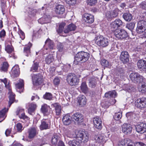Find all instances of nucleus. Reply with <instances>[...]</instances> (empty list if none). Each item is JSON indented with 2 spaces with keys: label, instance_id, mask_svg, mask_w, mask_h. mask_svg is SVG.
Returning <instances> with one entry per match:
<instances>
[{
  "label": "nucleus",
  "instance_id": "1",
  "mask_svg": "<svg viewBox=\"0 0 146 146\" xmlns=\"http://www.w3.org/2000/svg\"><path fill=\"white\" fill-rule=\"evenodd\" d=\"M70 132L68 133H65V135L67 137L70 138L76 137L78 139L79 141L83 142H87L89 139V135L88 133L83 131H79L76 132L75 135H71L70 134Z\"/></svg>",
  "mask_w": 146,
  "mask_h": 146
},
{
  "label": "nucleus",
  "instance_id": "2",
  "mask_svg": "<svg viewBox=\"0 0 146 146\" xmlns=\"http://www.w3.org/2000/svg\"><path fill=\"white\" fill-rule=\"evenodd\" d=\"M90 57V54L88 52L84 51L79 52L75 57L74 62L75 63L76 61L77 62H85L88 60Z\"/></svg>",
  "mask_w": 146,
  "mask_h": 146
},
{
  "label": "nucleus",
  "instance_id": "3",
  "mask_svg": "<svg viewBox=\"0 0 146 146\" xmlns=\"http://www.w3.org/2000/svg\"><path fill=\"white\" fill-rule=\"evenodd\" d=\"M94 40L96 44L101 47L107 46L108 45L110 41L108 39L101 36H97L95 38Z\"/></svg>",
  "mask_w": 146,
  "mask_h": 146
},
{
  "label": "nucleus",
  "instance_id": "4",
  "mask_svg": "<svg viewBox=\"0 0 146 146\" xmlns=\"http://www.w3.org/2000/svg\"><path fill=\"white\" fill-rule=\"evenodd\" d=\"M129 77L133 82L136 84H139L144 83L145 81V79L143 77L140 76L137 73H132L130 74Z\"/></svg>",
  "mask_w": 146,
  "mask_h": 146
},
{
  "label": "nucleus",
  "instance_id": "5",
  "mask_svg": "<svg viewBox=\"0 0 146 146\" xmlns=\"http://www.w3.org/2000/svg\"><path fill=\"white\" fill-rule=\"evenodd\" d=\"M66 80L68 84L71 86L77 85L79 80L78 77L74 74H69L66 77Z\"/></svg>",
  "mask_w": 146,
  "mask_h": 146
},
{
  "label": "nucleus",
  "instance_id": "6",
  "mask_svg": "<svg viewBox=\"0 0 146 146\" xmlns=\"http://www.w3.org/2000/svg\"><path fill=\"white\" fill-rule=\"evenodd\" d=\"M33 83L34 85L37 86L41 84L43 82V77L39 74L31 75Z\"/></svg>",
  "mask_w": 146,
  "mask_h": 146
},
{
  "label": "nucleus",
  "instance_id": "7",
  "mask_svg": "<svg viewBox=\"0 0 146 146\" xmlns=\"http://www.w3.org/2000/svg\"><path fill=\"white\" fill-rule=\"evenodd\" d=\"M114 34L117 39L120 40L126 38L127 35V32L122 29L115 30L114 32Z\"/></svg>",
  "mask_w": 146,
  "mask_h": 146
},
{
  "label": "nucleus",
  "instance_id": "8",
  "mask_svg": "<svg viewBox=\"0 0 146 146\" xmlns=\"http://www.w3.org/2000/svg\"><path fill=\"white\" fill-rule=\"evenodd\" d=\"M146 29V21L141 20L139 21L137 23L136 31L139 34H141L144 32Z\"/></svg>",
  "mask_w": 146,
  "mask_h": 146
},
{
  "label": "nucleus",
  "instance_id": "9",
  "mask_svg": "<svg viewBox=\"0 0 146 146\" xmlns=\"http://www.w3.org/2000/svg\"><path fill=\"white\" fill-rule=\"evenodd\" d=\"M50 121L47 119H43L41 121L39 128L41 130L49 129L50 127Z\"/></svg>",
  "mask_w": 146,
  "mask_h": 146
},
{
  "label": "nucleus",
  "instance_id": "10",
  "mask_svg": "<svg viewBox=\"0 0 146 146\" xmlns=\"http://www.w3.org/2000/svg\"><path fill=\"white\" fill-rule=\"evenodd\" d=\"M119 10L116 8L111 11H108L106 13L105 15L108 20H111L112 18L117 17L119 14Z\"/></svg>",
  "mask_w": 146,
  "mask_h": 146
},
{
  "label": "nucleus",
  "instance_id": "11",
  "mask_svg": "<svg viewBox=\"0 0 146 146\" xmlns=\"http://www.w3.org/2000/svg\"><path fill=\"white\" fill-rule=\"evenodd\" d=\"M135 106L142 109L146 108V98L143 97L137 99L135 102Z\"/></svg>",
  "mask_w": 146,
  "mask_h": 146
},
{
  "label": "nucleus",
  "instance_id": "12",
  "mask_svg": "<svg viewBox=\"0 0 146 146\" xmlns=\"http://www.w3.org/2000/svg\"><path fill=\"white\" fill-rule=\"evenodd\" d=\"M132 129V127L129 124L124 123L121 126L122 131L125 134L128 135L130 134Z\"/></svg>",
  "mask_w": 146,
  "mask_h": 146
},
{
  "label": "nucleus",
  "instance_id": "13",
  "mask_svg": "<svg viewBox=\"0 0 146 146\" xmlns=\"http://www.w3.org/2000/svg\"><path fill=\"white\" fill-rule=\"evenodd\" d=\"M120 59L123 63H126L129 60V55L127 52L125 51H122L121 54Z\"/></svg>",
  "mask_w": 146,
  "mask_h": 146
},
{
  "label": "nucleus",
  "instance_id": "14",
  "mask_svg": "<svg viewBox=\"0 0 146 146\" xmlns=\"http://www.w3.org/2000/svg\"><path fill=\"white\" fill-rule=\"evenodd\" d=\"M83 19L85 22L88 23H92L94 21V16L89 13L84 14L83 16Z\"/></svg>",
  "mask_w": 146,
  "mask_h": 146
},
{
  "label": "nucleus",
  "instance_id": "15",
  "mask_svg": "<svg viewBox=\"0 0 146 146\" xmlns=\"http://www.w3.org/2000/svg\"><path fill=\"white\" fill-rule=\"evenodd\" d=\"M110 25L112 28L116 29L122 26L123 22L120 19H117L110 23Z\"/></svg>",
  "mask_w": 146,
  "mask_h": 146
},
{
  "label": "nucleus",
  "instance_id": "16",
  "mask_svg": "<svg viewBox=\"0 0 146 146\" xmlns=\"http://www.w3.org/2000/svg\"><path fill=\"white\" fill-rule=\"evenodd\" d=\"M72 118L74 121H76L78 123H80L83 121V116L79 113H74L72 115Z\"/></svg>",
  "mask_w": 146,
  "mask_h": 146
},
{
  "label": "nucleus",
  "instance_id": "17",
  "mask_svg": "<svg viewBox=\"0 0 146 146\" xmlns=\"http://www.w3.org/2000/svg\"><path fill=\"white\" fill-rule=\"evenodd\" d=\"M94 126L98 129H101L102 128V121L99 117L96 116L93 119Z\"/></svg>",
  "mask_w": 146,
  "mask_h": 146
},
{
  "label": "nucleus",
  "instance_id": "18",
  "mask_svg": "<svg viewBox=\"0 0 146 146\" xmlns=\"http://www.w3.org/2000/svg\"><path fill=\"white\" fill-rule=\"evenodd\" d=\"M136 131L138 133H143L146 131V124L140 123L135 127Z\"/></svg>",
  "mask_w": 146,
  "mask_h": 146
},
{
  "label": "nucleus",
  "instance_id": "19",
  "mask_svg": "<svg viewBox=\"0 0 146 146\" xmlns=\"http://www.w3.org/2000/svg\"><path fill=\"white\" fill-rule=\"evenodd\" d=\"M76 29V26L74 24H70L66 27L64 30V33L66 34V35H63L64 36H67L70 32L75 31Z\"/></svg>",
  "mask_w": 146,
  "mask_h": 146
},
{
  "label": "nucleus",
  "instance_id": "20",
  "mask_svg": "<svg viewBox=\"0 0 146 146\" xmlns=\"http://www.w3.org/2000/svg\"><path fill=\"white\" fill-rule=\"evenodd\" d=\"M137 65L138 68L141 71H146V61L144 60H140L138 61Z\"/></svg>",
  "mask_w": 146,
  "mask_h": 146
},
{
  "label": "nucleus",
  "instance_id": "21",
  "mask_svg": "<svg viewBox=\"0 0 146 146\" xmlns=\"http://www.w3.org/2000/svg\"><path fill=\"white\" fill-rule=\"evenodd\" d=\"M28 137L30 139L34 137L38 133L36 128L34 127L30 128L28 130Z\"/></svg>",
  "mask_w": 146,
  "mask_h": 146
},
{
  "label": "nucleus",
  "instance_id": "22",
  "mask_svg": "<svg viewBox=\"0 0 146 146\" xmlns=\"http://www.w3.org/2000/svg\"><path fill=\"white\" fill-rule=\"evenodd\" d=\"M132 141L128 138L125 139L123 140L120 141L119 142L117 146H128L131 145Z\"/></svg>",
  "mask_w": 146,
  "mask_h": 146
},
{
  "label": "nucleus",
  "instance_id": "23",
  "mask_svg": "<svg viewBox=\"0 0 146 146\" xmlns=\"http://www.w3.org/2000/svg\"><path fill=\"white\" fill-rule=\"evenodd\" d=\"M72 117H71L69 114L64 115L62 119V122L64 125H68L72 122Z\"/></svg>",
  "mask_w": 146,
  "mask_h": 146
},
{
  "label": "nucleus",
  "instance_id": "24",
  "mask_svg": "<svg viewBox=\"0 0 146 146\" xmlns=\"http://www.w3.org/2000/svg\"><path fill=\"white\" fill-rule=\"evenodd\" d=\"M19 66L17 65L15 66L11 69V75L13 77H17L19 74Z\"/></svg>",
  "mask_w": 146,
  "mask_h": 146
},
{
  "label": "nucleus",
  "instance_id": "25",
  "mask_svg": "<svg viewBox=\"0 0 146 146\" xmlns=\"http://www.w3.org/2000/svg\"><path fill=\"white\" fill-rule=\"evenodd\" d=\"M16 113L17 115H19L20 118L27 119H28V117L25 115L24 109H17L16 112Z\"/></svg>",
  "mask_w": 146,
  "mask_h": 146
},
{
  "label": "nucleus",
  "instance_id": "26",
  "mask_svg": "<svg viewBox=\"0 0 146 146\" xmlns=\"http://www.w3.org/2000/svg\"><path fill=\"white\" fill-rule=\"evenodd\" d=\"M65 9L64 6L61 5H57L55 8V11L56 14H62L64 12Z\"/></svg>",
  "mask_w": 146,
  "mask_h": 146
},
{
  "label": "nucleus",
  "instance_id": "27",
  "mask_svg": "<svg viewBox=\"0 0 146 146\" xmlns=\"http://www.w3.org/2000/svg\"><path fill=\"white\" fill-rule=\"evenodd\" d=\"M41 110L44 115H49L50 112L51 108L46 104H44L42 106Z\"/></svg>",
  "mask_w": 146,
  "mask_h": 146
},
{
  "label": "nucleus",
  "instance_id": "28",
  "mask_svg": "<svg viewBox=\"0 0 146 146\" xmlns=\"http://www.w3.org/2000/svg\"><path fill=\"white\" fill-rule=\"evenodd\" d=\"M105 137L99 134L98 135H95L94 137V139L96 142L98 143H102L106 142Z\"/></svg>",
  "mask_w": 146,
  "mask_h": 146
},
{
  "label": "nucleus",
  "instance_id": "29",
  "mask_svg": "<svg viewBox=\"0 0 146 146\" xmlns=\"http://www.w3.org/2000/svg\"><path fill=\"white\" fill-rule=\"evenodd\" d=\"M78 102L81 106H83L85 105L86 103V97L84 95L80 96L78 98Z\"/></svg>",
  "mask_w": 146,
  "mask_h": 146
},
{
  "label": "nucleus",
  "instance_id": "30",
  "mask_svg": "<svg viewBox=\"0 0 146 146\" xmlns=\"http://www.w3.org/2000/svg\"><path fill=\"white\" fill-rule=\"evenodd\" d=\"M52 106L55 108L56 115H59L61 112V108L60 105L58 103H55L52 104Z\"/></svg>",
  "mask_w": 146,
  "mask_h": 146
},
{
  "label": "nucleus",
  "instance_id": "31",
  "mask_svg": "<svg viewBox=\"0 0 146 146\" xmlns=\"http://www.w3.org/2000/svg\"><path fill=\"white\" fill-rule=\"evenodd\" d=\"M5 50L9 53H11L9 55L11 57L14 58V49L11 45H7L5 48Z\"/></svg>",
  "mask_w": 146,
  "mask_h": 146
},
{
  "label": "nucleus",
  "instance_id": "32",
  "mask_svg": "<svg viewBox=\"0 0 146 146\" xmlns=\"http://www.w3.org/2000/svg\"><path fill=\"white\" fill-rule=\"evenodd\" d=\"M9 106L10 107L11 105L13 103L15 99V94L11 92V90H9Z\"/></svg>",
  "mask_w": 146,
  "mask_h": 146
},
{
  "label": "nucleus",
  "instance_id": "33",
  "mask_svg": "<svg viewBox=\"0 0 146 146\" xmlns=\"http://www.w3.org/2000/svg\"><path fill=\"white\" fill-rule=\"evenodd\" d=\"M44 57H45V62L48 64H50L54 60L53 54H49L45 56H44Z\"/></svg>",
  "mask_w": 146,
  "mask_h": 146
},
{
  "label": "nucleus",
  "instance_id": "34",
  "mask_svg": "<svg viewBox=\"0 0 146 146\" xmlns=\"http://www.w3.org/2000/svg\"><path fill=\"white\" fill-rule=\"evenodd\" d=\"M32 44L30 42H29L27 45L25 46L24 48V52L26 56H28L30 53V48Z\"/></svg>",
  "mask_w": 146,
  "mask_h": 146
},
{
  "label": "nucleus",
  "instance_id": "35",
  "mask_svg": "<svg viewBox=\"0 0 146 146\" xmlns=\"http://www.w3.org/2000/svg\"><path fill=\"white\" fill-rule=\"evenodd\" d=\"M78 139L76 138L75 139L70 141L68 143L69 145L70 146H80V141H78Z\"/></svg>",
  "mask_w": 146,
  "mask_h": 146
},
{
  "label": "nucleus",
  "instance_id": "36",
  "mask_svg": "<svg viewBox=\"0 0 146 146\" xmlns=\"http://www.w3.org/2000/svg\"><path fill=\"white\" fill-rule=\"evenodd\" d=\"M8 110V108H4L1 111H0V119H1L0 120V122H2L3 121L6 117L5 113Z\"/></svg>",
  "mask_w": 146,
  "mask_h": 146
},
{
  "label": "nucleus",
  "instance_id": "37",
  "mask_svg": "<svg viewBox=\"0 0 146 146\" xmlns=\"http://www.w3.org/2000/svg\"><path fill=\"white\" fill-rule=\"evenodd\" d=\"M80 87L83 92L86 94L88 92V88L85 82H83L82 83Z\"/></svg>",
  "mask_w": 146,
  "mask_h": 146
},
{
  "label": "nucleus",
  "instance_id": "38",
  "mask_svg": "<svg viewBox=\"0 0 146 146\" xmlns=\"http://www.w3.org/2000/svg\"><path fill=\"white\" fill-rule=\"evenodd\" d=\"M39 66L38 63L35 62V61H33V64L31 68L30 71L33 72H37V70Z\"/></svg>",
  "mask_w": 146,
  "mask_h": 146
},
{
  "label": "nucleus",
  "instance_id": "39",
  "mask_svg": "<svg viewBox=\"0 0 146 146\" xmlns=\"http://www.w3.org/2000/svg\"><path fill=\"white\" fill-rule=\"evenodd\" d=\"M29 107L28 110V113L32 115L36 108V105L35 104L31 103L29 104Z\"/></svg>",
  "mask_w": 146,
  "mask_h": 146
},
{
  "label": "nucleus",
  "instance_id": "40",
  "mask_svg": "<svg viewBox=\"0 0 146 146\" xmlns=\"http://www.w3.org/2000/svg\"><path fill=\"white\" fill-rule=\"evenodd\" d=\"M97 84L96 80L94 78H91L89 80V86L92 88H94Z\"/></svg>",
  "mask_w": 146,
  "mask_h": 146
},
{
  "label": "nucleus",
  "instance_id": "41",
  "mask_svg": "<svg viewBox=\"0 0 146 146\" xmlns=\"http://www.w3.org/2000/svg\"><path fill=\"white\" fill-rule=\"evenodd\" d=\"M117 94L115 90L109 91L106 93L105 96L106 97L115 98L117 96Z\"/></svg>",
  "mask_w": 146,
  "mask_h": 146
},
{
  "label": "nucleus",
  "instance_id": "42",
  "mask_svg": "<svg viewBox=\"0 0 146 146\" xmlns=\"http://www.w3.org/2000/svg\"><path fill=\"white\" fill-rule=\"evenodd\" d=\"M123 17L124 19L127 21H130L133 18L132 15L129 13H125L123 14Z\"/></svg>",
  "mask_w": 146,
  "mask_h": 146
},
{
  "label": "nucleus",
  "instance_id": "43",
  "mask_svg": "<svg viewBox=\"0 0 146 146\" xmlns=\"http://www.w3.org/2000/svg\"><path fill=\"white\" fill-rule=\"evenodd\" d=\"M60 137L57 134H55L52 137L51 143L52 144L56 145L57 144V143L59 140Z\"/></svg>",
  "mask_w": 146,
  "mask_h": 146
},
{
  "label": "nucleus",
  "instance_id": "44",
  "mask_svg": "<svg viewBox=\"0 0 146 146\" xmlns=\"http://www.w3.org/2000/svg\"><path fill=\"white\" fill-rule=\"evenodd\" d=\"M45 44H46L48 48L51 49H53L54 48V44L53 41L49 38H48L45 42Z\"/></svg>",
  "mask_w": 146,
  "mask_h": 146
},
{
  "label": "nucleus",
  "instance_id": "45",
  "mask_svg": "<svg viewBox=\"0 0 146 146\" xmlns=\"http://www.w3.org/2000/svg\"><path fill=\"white\" fill-rule=\"evenodd\" d=\"M141 84L138 87V90L139 92L142 93L146 92V84Z\"/></svg>",
  "mask_w": 146,
  "mask_h": 146
},
{
  "label": "nucleus",
  "instance_id": "46",
  "mask_svg": "<svg viewBox=\"0 0 146 146\" xmlns=\"http://www.w3.org/2000/svg\"><path fill=\"white\" fill-rule=\"evenodd\" d=\"M9 67V64L7 62H4L0 66V70L3 71L7 70Z\"/></svg>",
  "mask_w": 146,
  "mask_h": 146
},
{
  "label": "nucleus",
  "instance_id": "47",
  "mask_svg": "<svg viewBox=\"0 0 146 146\" xmlns=\"http://www.w3.org/2000/svg\"><path fill=\"white\" fill-rule=\"evenodd\" d=\"M50 16L48 15V16L46 15H44L43 17L42 18L38 20V22L41 21L42 20L44 19V21L42 23H46L49 22L50 21Z\"/></svg>",
  "mask_w": 146,
  "mask_h": 146
},
{
  "label": "nucleus",
  "instance_id": "48",
  "mask_svg": "<svg viewBox=\"0 0 146 146\" xmlns=\"http://www.w3.org/2000/svg\"><path fill=\"white\" fill-rule=\"evenodd\" d=\"M15 86L18 89L22 90L24 86V82L23 80L20 79L19 80V82L16 84Z\"/></svg>",
  "mask_w": 146,
  "mask_h": 146
},
{
  "label": "nucleus",
  "instance_id": "49",
  "mask_svg": "<svg viewBox=\"0 0 146 146\" xmlns=\"http://www.w3.org/2000/svg\"><path fill=\"white\" fill-rule=\"evenodd\" d=\"M122 117V112H118L115 113L113 116L114 119L116 120H118L120 119Z\"/></svg>",
  "mask_w": 146,
  "mask_h": 146
},
{
  "label": "nucleus",
  "instance_id": "50",
  "mask_svg": "<svg viewBox=\"0 0 146 146\" xmlns=\"http://www.w3.org/2000/svg\"><path fill=\"white\" fill-rule=\"evenodd\" d=\"M125 89L128 92H130L134 91V88L132 85L128 84L125 86Z\"/></svg>",
  "mask_w": 146,
  "mask_h": 146
},
{
  "label": "nucleus",
  "instance_id": "51",
  "mask_svg": "<svg viewBox=\"0 0 146 146\" xmlns=\"http://www.w3.org/2000/svg\"><path fill=\"white\" fill-rule=\"evenodd\" d=\"M66 25L65 23H61L59 25V29L58 30H57V31L58 33H62V32H64L63 29Z\"/></svg>",
  "mask_w": 146,
  "mask_h": 146
},
{
  "label": "nucleus",
  "instance_id": "52",
  "mask_svg": "<svg viewBox=\"0 0 146 146\" xmlns=\"http://www.w3.org/2000/svg\"><path fill=\"white\" fill-rule=\"evenodd\" d=\"M101 65L104 67H108L110 66L108 61L105 59H103L101 61Z\"/></svg>",
  "mask_w": 146,
  "mask_h": 146
},
{
  "label": "nucleus",
  "instance_id": "53",
  "mask_svg": "<svg viewBox=\"0 0 146 146\" xmlns=\"http://www.w3.org/2000/svg\"><path fill=\"white\" fill-rule=\"evenodd\" d=\"M135 26V23H131L127 24L126 27L130 30L132 31L134 29Z\"/></svg>",
  "mask_w": 146,
  "mask_h": 146
},
{
  "label": "nucleus",
  "instance_id": "54",
  "mask_svg": "<svg viewBox=\"0 0 146 146\" xmlns=\"http://www.w3.org/2000/svg\"><path fill=\"white\" fill-rule=\"evenodd\" d=\"M52 95L51 94L49 93H46L43 96V98L46 99L51 100L52 98Z\"/></svg>",
  "mask_w": 146,
  "mask_h": 146
},
{
  "label": "nucleus",
  "instance_id": "55",
  "mask_svg": "<svg viewBox=\"0 0 146 146\" xmlns=\"http://www.w3.org/2000/svg\"><path fill=\"white\" fill-rule=\"evenodd\" d=\"M97 0H87V3L88 5L93 6L97 3Z\"/></svg>",
  "mask_w": 146,
  "mask_h": 146
},
{
  "label": "nucleus",
  "instance_id": "56",
  "mask_svg": "<svg viewBox=\"0 0 146 146\" xmlns=\"http://www.w3.org/2000/svg\"><path fill=\"white\" fill-rule=\"evenodd\" d=\"M16 127L17 130L21 132L23 129L22 124L20 123H18L16 125Z\"/></svg>",
  "mask_w": 146,
  "mask_h": 146
},
{
  "label": "nucleus",
  "instance_id": "57",
  "mask_svg": "<svg viewBox=\"0 0 146 146\" xmlns=\"http://www.w3.org/2000/svg\"><path fill=\"white\" fill-rule=\"evenodd\" d=\"M102 106L105 108H108L110 105L109 102L108 101H106L102 103L101 104Z\"/></svg>",
  "mask_w": 146,
  "mask_h": 146
},
{
  "label": "nucleus",
  "instance_id": "58",
  "mask_svg": "<svg viewBox=\"0 0 146 146\" xmlns=\"http://www.w3.org/2000/svg\"><path fill=\"white\" fill-rule=\"evenodd\" d=\"M37 13L36 10V9H31L29 12V15L31 16H35Z\"/></svg>",
  "mask_w": 146,
  "mask_h": 146
},
{
  "label": "nucleus",
  "instance_id": "59",
  "mask_svg": "<svg viewBox=\"0 0 146 146\" xmlns=\"http://www.w3.org/2000/svg\"><path fill=\"white\" fill-rule=\"evenodd\" d=\"M1 81L3 82L5 85V87L6 88H9L10 86L9 84V82H7V79H6L5 78L4 80H2Z\"/></svg>",
  "mask_w": 146,
  "mask_h": 146
},
{
  "label": "nucleus",
  "instance_id": "60",
  "mask_svg": "<svg viewBox=\"0 0 146 146\" xmlns=\"http://www.w3.org/2000/svg\"><path fill=\"white\" fill-rule=\"evenodd\" d=\"M66 3L69 4H74L76 2L77 0H65Z\"/></svg>",
  "mask_w": 146,
  "mask_h": 146
},
{
  "label": "nucleus",
  "instance_id": "61",
  "mask_svg": "<svg viewBox=\"0 0 146 146\" xmlns=\"http://www.w3.org/2000/svg\"><path fill=\"white\" fill-rule=\"evenodd\" d=\"M6 35V32L4 30L0 32V38H4Z\"/></svg>",
  "mask_w": 146,
  "mask_h": 146
},
{
  "label": "nucleus",
  "instance_id": "62",
  "mask_svg": "<svg viewBox=\"0 0 146 146\" xmlns=\"http://www.w3.org/2000/svg\"><path fill=\"white\" fill-rule=\"evenodd\" d=\"M60 82V80L58 78H56L54 79V85H57Z\"/></svg>",
  "mask_w": 146,
  "mask_h": 146
},
{
  "label": "nucleus",
  "instance_id": "63",
  "mask_svg": "<svg viewBox=\"0 0 146 146\" xmlns=\"http://www.w3.org/2000/svg\"><path fill=\"white\" fill-rule=\"evenodd\" d=\"M140 7L142 9H146V2H142L140 4Z\"/></svg>",
  "mask_w": 146,
  "mask_h": 146
},
{
  "label": "nucleus",
  "instance_id": "64",
  "mask_svg": "<svg viewBox=\"0 0 146 146\" xmlns=\"http://www.w3.org/2000/svg\"><path fill=\"white\" fill-rule=\"evenodd\" d=\"M135 146H146V145L141 142L135 143Z\"/></svg>",
  "mask_w": 146,
  "mask_h": 146
}]
</instances>
